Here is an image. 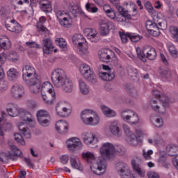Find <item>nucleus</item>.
I'll return each instance as SVG.
<instances>
[{
  "mask_svg": "<svg viewBox=\"0 0 178 178\" xmlns=\"http://www.w3.org/2000/svg\"><path fill=\"white\" fill-rule=\"evenodd\" d=\"M128 37L132 42H137V41H140L141 40V36L136 33H128Z\"/></svg>",
  "mask_w": 178,
  "mask_h": 178,
  "instance_id": "nucleus-53",
  "label": "nucleus"
},
{
  "mask_svg": "<svg viewBox=\"0 0 178 178\" xmlns=\"http://www.w3.org/2000/svg\"><path fill=\"white\" fill-rule=\"evenodd\" d=\"M126 91L127 94H129V95H130L131 97H137V95H138V91L133 86H127Z\"/></svg>",
  "mask_w": 178,
  "mask_h": 178,
  "instance_id": "nucleus-44",
  "label": "nucleus"
},
{
  "mask_svg": "<svg viewBox=\"0 0 178 178\" xmlns=\"http://www.w3.org/2000/svg\"><path fill=\"white\" fill-rule=\"evenodd\" d=\"M166 151L170 156H175V152H178V145L175 144L168 145Z\"/></svg>",
  "mask_w": 178,
  "mask_h": 178,
  "instance_id": "nucleus-41",
  "label": "nucleus"
},
{
  "mask_svg": "<svg viewBox=\"0 0 178 178\" xmlns=\"http://www.w3.org/2000/svg\"><path fill=\"white\" fill-rule=\"evenodd\" d=\"M116 170L119 173L120 176L123 178H129V176H131L130 170L127 167V164L124 162H119L116 164Z\"/></svg>",
  "mask_w": 178,
  "mask_h": 178,
  "instance_id": "nucleus-18",
  "label": "nucleus"
},
{
  "mask_svg": "<svg viewBox=\"0 0 178 178\" xmlns=\"http://www.w3.org/2000/svg\"><path fill=\"white\" fill-rule=\"evenodd\" d=\"M36 116L38 120H41L42 118L43 117H49V114L45 110H40L38 111Z\"/></svg>",
  "mask_w": 178,
  "mask_h": 178,
  "instance_id": "nucleus-52",
  "label": "nucleus"
},
{
  "mask_svg": "<svg viewBox=\"0 0 178 178\" xmlns=\"http://www.w3.org/2000/svg\"><path fill=\"white\" fill-rule=\"evenodd\" d=\"M56 42H57L58 45L60 46V48H66V41L63 38H57L56 39Z\"/></svg>",
  "mask_w": 178,
  "mask_h": 178,
  "instance_id": "nucleus-58",
  "label": "nucleus"
},
{
  "mask_svg": "<svg viewBox=\"0 0 178 178\" xmlns=\"http://www.w3.org/2000/svg\"><path fill=\"white\" fill-rule=\"evenodd\" d=\"M57 18L60 26H62L63 27H69V26H71L72 23V17H70V15H69V14L65 13L64 11H58Z\"/></svg>",
  "mask_w": 178,
  "mask_h": 178,
  "instance_id": "nucleus-14",
  "label": "nucleus"
},
{
  "mask_svg": "<svg viewBox=\"0 0 178 178\" xmlns=\"http://www.w3.org/2000/svg\"><path fill=\"white\" fill-rule=\"evenodd\" d=\"M56 130H57L58 133L60 134H67L69 125L65 120H58L56 123Z\"/></svg>",
  "mask_w": 178,
  "mask_h": 178,
  "instance_id": "nucleus-24",
  "label": "nucleus"
},
{
  "mask_svg": "<svg viewBox=\"0 0 178 178\" xmlns=\"http://www.w3.org/2000/svg\"><path fill=\"white\" fill-rule=\"evenodd\" d=\"M82 158L90 165V170L97 176H102L106 172V161L103 157L99 156L95 159V156L91 152L82 153Z\"/></svg>",
  "mask_w": 178,
  "mask_h": 178,
  "instance_id": "nucleus-3",
  "label": "nucleus"
},
{
  "mask_svg": "<svg viewBox=\"0 0 178 178\" xmlns=\"http://www.w3.org/2000/svg\"><path fill=\"white\" fill-rule=\"evenodd\" d=\"M153 95L155 97V99H160L163 97H165L167 98V101H170L169 99V97H168L166 95H163L159 90H154L153 91Z\"/></svg>",
  "mask_w": 178,
  "mask_h": 178,
  "instance_id": "nucleus-51",
  "label": "nucleus"
},
{
  "mask_svg": "<svg viewBox=\"0 0 178 178\" xmlns=\"http://www.w3.org/2000/svg\"><path fill=\"white\" fill-rule=\"evenodd\" d=\"M67 147L70 151H76L83 148V143L78 138H72L67 140Z\"/></svg>",
  "mask_w": 178,
  "mask_h": 178,
  "instance_id": "nucleus-19",
  "label": "nucleus"
},
{
  "mask_svg": "<svg viewBox=\"0 0 178 178\" xmlns=\"http://www.w3.org/2000/svg\"><path fill=\"white\" fill-rule=\"evenodd\" d=\"M168 51H169L170 55H172V56H173V58H177L178 51L176 49V47L175 46H173V45L170 46L168 48Z\"/></svg>",
  "mask_w": 178,
  "mask_h": 178,
  "instance_id": "nucleus-56",
  "label": "nucleus"
},
{
  "mask_svg": "<svg viewBox=\"0 0 178 178\" xmlns=\"http://www.w3.org/2000/svg\"><path fill=\"white\" fill-rule=\"evenodd\" d=\"M15 27H14V33H16V34H19V33L22 32V26L19 24V22L17 21H15Z\"/></svg>",
  "mask_w": 178,
  "mask_h": 178,
  "instance_id": "nucleus-62",
  "label": "nucleus"
},
{
  "mask_svg": "<svg viewBox=\"0 0 178 178\" xmlns=\"http://www.w3.org/2000/svg\"><path fill=\"white\" fill-rule=\"evenodd\" d=\"M151 120L156 127H162V126H163V120L161 117L152 115L151 117Z\"/></svg>",
  "mask_w": 178,
  "mask_h": 178,
  "instance_id": "nucleus-43",
  "label": "nucleus"
},
{
  "mask_svg": "<svg viewBox=\"0 0 178 178\" xmlns=\"http://www.w3.org/2000/svg\"><path fill=\"white\" fill-rule=\"evenodd\" d=\"M22 76L29 79L26 81V86L29 87L30 92L33 95H38L40 94V87L41 86V78L37 74L35 68L31 65H26L22 68Z\"/></svg>",
  "mask_w": 178,
  "mask_h": 178,
  "instance_id": "nucleus-1",
  "label": "nucleus"
},
{
  "mask_svg": "<svg viewBox=\"0 0 178 178\" xmlns=\"http://www.w3.org/2000/svg\"><path fill=\"white\" fill-rule=\"evenodd\" d=\"M79 88H80V92L83 95H87V94L90 92V88H88L87 84L84 83V81L83 80H79Z\"/></svg>",
  "mask_w": 178,
  "mask_h": 178,
  "instance_id": "nucleus-42",
  "label": "nucleus"
},
{
  "mask_svg": "<svg viewBox=\"0 0 178 178\" xmlns=\"http://www.w3.org/2000/svg\"><path fill=\"white\" fill-rule=\"evenodd\" d=\"M72 41L74 44H78L79 51L81 52H86L87 51V49L83 48V45H86L84 36L81 34H76L72 37Z\"/></svg>",
  "mask_w": 178,
  "mask_h": 178,
  "instance_id": "nucleus-26",
  "label": "nucleus"
},
{
  "mask_svg": "<svg viewBox=\"0 0 178 178\" xmlns=\"http://www.w3.org/2000/svg\"><path fill=\"white\" fill-rule=\"evenodd\" d=\"M101 108L104 115H105V116H107V118H113L114 116H116V113L115 112V111L109 108L108 106H102Z\"/></svg>",
  "mask_w": 178,
  "mask_h": 178,
  "instance_id": "nucleus-40",
  "label": "nucleus"
},
{
  "mask_svg": "<svg viewBox=\"0 0 178 178\" xmlns=\"http://www.w3.org/2000/svg\"><path fill=\"white\" fill-rule=\"evenodd\" d=\"M110 131L112 134L114 136H118V137L120 136V124L117 122H112L110 126Z\"/></svg>",
  "mask_w": 178,
  "mask_h": 178,
  "instance_id": "nucleus-37",
  "label": "nucleus"
},
{
  "mask_svg": "<svg viewBox=\"0 0 178 178\" xmlns=\"http://www.w3.org/2000/svg\"><path fill=\"white\" fill-rule=\"evenodd\" d=\"M70 165L73 169H77V170H83V165L79 161L77 156L72 155L70 157Z\"/></svg>",
  "mask_w": 178,
  "mask_h": 178,
  "instance_id": "nucleus-32",
  "label": "nucleus"
},
{
  "mask_svg": "<svg viewBox=\"0 0 178 178\" xmlns=\"http://www.w3.org/2000/svg\"><path fill=\"white\" fill-rule=\"evenodd\" d=\"M15 140L17 141L18 144H20L21 145H26V142H24V139L23 138V136L19 133H16L14 134Z\"/></svg>",
  "mask_w": 178,
  "mask_h": 178,
  "instance_id": "nucleus-47",
  "label": "nucleus"
},
{
  "mask_svg": "<svg viewBox=\"0 0 178 178\" xmlns=\"http://www.w3.org/2000/svg\"><path fill=\"white\" fill-rule=\"evenodd\" d=\"M38 122L40 126H42V127H48V126H49L51 124L50 118H46L45 120L41 119L38 120Z\"/></svg>",
  "mask_w": 178,
  "mask_h": 178,
  "instance_id": "nucleus-55",
  "label": "nucleus"
},
{
  "mask_svg": "<svg viewBox=\"0 0 178 178\" xmlns=\"http://www.w3.org/2000/svg\"><path fill=\"white\" fill-rule=\"evenodd\" d=\"M147 177L148 178H159V174H158V172L149 171V172H147Z\"/></svg>",
  "mask_w": 178,
  "mask_h": 178,
  "instance_id": "nucleus-64",
  "label": "nucleus"
},
{
  "mask_svg": "<svg viewBox=\"0 0 178 178\" xmlns=\"http://www.w3.org/2000/svg\"><path fill=\"white\" fill-rule=\"evenodd\" d=\"M40 8L43 12L47 13L52 11V7L49 3H42Z\"/></svg>",
  "mask_w": 178,
  "mask_h": 178,
  "instance_id": "nucleus-54",
  "label": "nucleus"
},
{
  "mask_svg": "<svg viewBox=\"0 0 178 178\" xmlns=\"http://www.w3.org/2000/svg\"><path fill=\"white\" fill-rule=\"evenodd\" d=\"M7 58L11 62H17L19 60V55L15 51L11 50L7 54Z\"/></svg>",
  "mask_w": 178,
  "mask_h": 178,
  "instance_id": "nucleus-45",
  "label": "nucleus"
},
{
  "mask_svg": "<svg viewBox=\"0 0 178 178\" xmlns=\"http://www.w3.org/2000/svg\"><path fill=\"white\" fill-rule=\"evenodd\" d=\"M149 34H152L153 37H159L161 35V30L159 29V26L156 25L154 29H153L150 32Z\"/></svg>",
  "mask_w": 178,
  "mask_h": 178,
  "instance_id": "nucleus-57",
  "label": "nucleus"
},
{
  "mask_svg": "<svg viewBox=\"0 0 178 178\" xmlns=\"http://www.w3.org/2000/svg\"><path fill=\"white\" fill-rule=\"evenodd\" d=\"M84 34L86 35L88 38V40H90L92 42H95L96 40L94 39L95 37H97V31L92 30L90 28H86L84 30Z\"/></svg>",
  "mask_w": 178,
  "mask_h": 178,
  "instance_id": "nucleus-33",
  "label": "nucleus"
},
{
  "mask_svg": "<svg viewBox=\"0 0 178 178\" xmlns=\"http://www.w3.org/2000/svg\"><path fill=\"white\" fill-rule=\"evenodd\" d=\"M115 56V53L108 49H103L99 52V58L102 62H106L108 63L112 60V58Z\"/></svg>",
  "mask_w": 178,
  "mask_h": 178,
  "instance_id": "nucleus-20",
  "label": "nucleus"
},
{
  "mask_svg": "<svg viewBox=\"0 0 178 178\" xmlns=\"http://www.w3.org/2000/svg\"><path fill=\"white\" fill-rule=\"evenodd\" d=\"M103 10L105 15H106V16L108 17L112 20L116 19L117 22H118L119 23H123V22H124V19H123V17H119V15L116 17V13L115 12V10H113V8H111V6L108 4L104 5Z\"/></svg>",
  "mask_w": 178,
  "mask_h": 178,
  "instance_id": "nucleus-15",
  "label": "nucleus"
},
{
  "mask_svg": "<svg viewBox=\"0 0 178 178\" xmlns=\"http://www.w3.org/2000/svg\"><path fill=\"white\" fill-rule=\"evenodd\" d=\"M170 102V100H168L165 96H163L161 99H152L150 100V108L154 112L163 114L166 112V108H169Z\"/></svg>",
  "mask_w": 178,
  "mask_h": 178,
  "instance_id": "nucleus-4",
  "label": "nucleus"
},
{
  "mask_svg": "<svg viewBox=\"0 0 178 178\" xmlns=\"http://www.w3.org/2000/svg\"><path fill=\"white\" fill-rule=\"evenodd\" d=\"M16 23V20L12 19L10 23L6 24L5 26L8 30V31H11V33H14L15 31V27H16V25H15Z\"/></svg>",
  "mask_w": 178,
  "mask_h": 178,
  "instance_id": "nucleus-50",
  "label": "nucleus"
},
{
  "mask_svg": "<svg viewBox=\"0 0 178 178\" xmlns=\"http://www.w3.org/2000/svg\"><path fill=\"white\" fill-rule=\"evenodd\" d=\"M115 145L111 143H104L102 145L100 148V158H107V159H111L115 155Z\"/></svg>",
  "mask_w": 178,
  "mask_h": 178,
  "instance_id": "nucleus-9",
  "label": "nucleus"
},
{
  "mask_svg": "<svg viewBox=\"0 0 178 178\" xmlns=\"http://www.w3.org/2000/svg\"><path fill=\"white\" fill-rule=\"evenodd\" d=\"M42 47L44 54H49L54 51V44L49 38H44L42 40Z\"/></svg>",
  "mask_w": 178,
  "mask_h": 178,
  "instance_id": "nucleus-23",
  "label": "nucleus"
},
{
  "mask_svg": "<svg viewBox=\"0 0 178 178\" xmlns=\"http://www.w3.org/2000/svg\"><path fill=\"white\" fill-rule=\"evenodd\" d=\"M127 73L128 76L132 79L134 81L136 80H138V71H137V69L133 67H129L127 68Z\"/></svg>",
  "mask_w": 178,
  "mask_h": 178,
  "instance_id": "nucleus-38",
  "label": "nucleus"
},
{
  "mask_svg": "<svg viewBox=\"0 0 178 178\" xmlns=\"http://www.w3.org/2000/svg\"><path fill=\"white\" fill-rule=\"evenodd\" d=\"M24 161L26 165H27L29 166V168H31V169H35L34 164L33 163V161L31 160V159L25 157L24 159Z\"/></svg>",
  "mask_w": 178,
  "mask_h": 178,
  "instance_id": "nucleus-63",
  "label": "nucleus"
},
{
  "mask_svg": "<svg viewBox=\"0 0 178 178\" xmlns=\"http://www.w3.org/2000/svg\"><path fill=\"white\" fill-rule=\"evenodd\" d=\"M83 141L90 148L98 147V138L95 137V135L92 133H86L83 135Z\"/></svg>",
  "mask_w": 178,
  "mask_h": 178,
  "instance_id": "nucleus-13",
  "label": "nucleus"
},
{
  "mask_svg": "<svg viewBox=\"0 0 178 178\" xmlns=\"http://www.w3.org/2000/svg\"><path fill=\"white\" fill-rule=\"evenodd\" d=\"M47 22V18L42 16L40 17L39 22L37 24V29L41 34H44L45 37H48L49 35V31L47 27L44 26V23Z\"/></svg>",
  "mask_w": 178,
  "mask_h": 178,
  "instance_id": "nucleus-27",
  "label": "nucleus"
},
{
  "mask_svg": "<svg viewBox=\"0 0 178 178\" xmlns=\"http://www.w3.org/2000/svg\"><path fill=\"white\" fill-rule=\"evenodd\" d=\"M3 76H5V72H3V69L0 70V91H6L8 90V81L3 80Z\"/></svg>",
  "mask_w": 178,
  "mask_h": 178,
  "instance_id": "nucleus-35",
  "label": "nucleus"
},
{
  "mask_svg": "<svg viewBox=\"0 0 178 178\" xmlns=\"http://www.w3.org/2000/svg\"><path fill=\"white\" fill-rule=\"evenodd\" d=\"M159 74H161L162 77H165V79H169L172 76V72L168 69L165 68H161L159 70Z\"/></svg>",
  "mask_w": 178,
  "mask_h": 178,
  "instance_id": "nucleus-46",
  "label": "nucleus"
},
{
  "mask_svg": "<svg viewBox=\"0 0 178 178\" xmlns=\"http://www.w3.org/2000/svg\"><path fill=\"white\" fill-rule=\"evenodd\" d=\"M52 91H55V90L54 89V87L52 86V84H51V83L47 81V82H44L41 85V81H40L39 94L40 92H41V94H46L48 92H51Z\"/></svg>",
  "mask_w": 178,
  "mask_h": 178,
  "instance_id": "nucleus-29",
  "label": "nucleus"
},
{
  "mask_svg": "<svg viewBox=\"0 0 178 178\" xmlns=\"http://www.w3.org/2000/svg\"><path fill=\"white\" fill-rule=\"evenodd\" d=\"M70 10L74 17H77L79 15H84V13L81 10V7L77 5H70L69 6Z\"/></svg>",
  "mask_w": 178,
  "mask_h": 178,
  "instance_id": "nucleus-34",
  "label": "nucleus"
},
{
  "mask_svg": "<svg viewBox=\"0 0 178 178\" xmlns=\"http://www.w3.org/2000/svg\"><path fill=\"white\" fill-rule=\"evenodd\" d=\"M7 76H8V80L13 81V80H16V79L19 77V72H17V70L15 68H10L7 72Z\"/></svg>",
  "mask_w": 178,
  "mask_h": 178,
  "instance_id": "nucleus-39",
  "label": "nucleus"
},
{
  "mask_svg": "<svg viewBox=\"0 0 178 178\" xmlns=\"http://www.w3.org/2000/svg\"><path fill=\"white\" fill-rule=\"evenodd\" d=\"M60 162L63 163V165H66L67 162H69V155L63 154L60 156Z\"/></svg>",
  "mask_w": 178,
  "mask_h": 178,
  "instance_id": "nucleus-59",
  "label": "nucleus"
},
{
  "mask_svg": "<svg viewBox=\"0 0 178 178\" xmlns=\"http://www.w3.org/2000/svg\"><path fill=\"white\" fill-rule=\"evenodd\" d=\"M136 53L139 59L144 63L147 62V58L150 60H154L156 58V51L151 46L144 47L142 51L141 49L138 47L136 48Z\"/></svg>",
  "mask_w": 178,
  "mask_h": 178,
  "instance_id": "nucleus-6",
  "label": "nucleus"
},
{
  "mask_svg": "<svg viewBox=\"0 0 178 178\" xmlns=\"http://www.w3.org/2000/svg\"><path fill=\"white\" fill-rule=\"evenodd\" d=\"M152 154H154V151L151 149L148 150L147 152L145 150H143L142 155L145 161H151V159H152V156H151Z\"/></svg>",
  "mask_w": 178,
  "mask_h": 178,
  "instance_id": "nucleus-48",
  "label": "nucleus"
},
{
  "mask_svg": "<svg viewBox=\"0 0 178 178\" xmlns=\"http://www.w3.org/2000/svg\"><path fill=\"white\" fill-rule=\"evenodd\" d=\"M131 165L134 172H136L140 177H145V171L140 167L138 164V159H135L131 160Z\"/></svg>",
  "mask_w": 178,
  "mask_h": 178,
  "instance_id": "nucleus-28",
  "label": "nucleus"
},
{
  "mask_svg": "<svg viewBox=\"0 0 178 178\" xmlns=\"http://www.w3.org/2000/svg\"><path fill=\"white\" fill-rule=\"evenodd\" d=\"M110 2L115 6L122 17H127V19L131 20V15L129 13V10H124V8L120 6L119 0H110Z\"/></svg>",
  "mask_w": 178,
  "mask_h": 178,
  "instance_id": "nucleus-21",
  "label": "nucleus"
},
{
  "mask_svg": "<svg viewBox=\"0 0 178 178\" xmlns=\"http://www.w3.org/2000/svg\"><path fill=\"white\" fill-rule=\"evenodd\" d=\"M170 31L173 40L175 41V42H178V28L176 26H172L170 28Z\"/></svg>",
  "mask_w": 178,
  "mask_h": 178,
  "instance_id": "nucleus-49",
  "label": "nucleus"
},
{
  "mask_svg": "<svg viewBox=\"0 0 178 178\" xmlns=\"http://www.w3.org/2000/svg\"><path fill=\"white\" fill-rule=\"evenodd\" d=\"M56 111L58 116L67 118L72 113V110L69 108V104L65 102H60L56 106Z\"/></svg>",
  "mask_w": 178,
  "mask_h": 178,
  "instance_id": "nucleus-11",
  "label": "nucleus"
},
{
  "mask_svg": "<svg viewBox=\"0 0 178 178\" xmlns=\"http://www.w3.org/2000/svg\"><path fill=\"white\" fill-rule=\"evenodd\" d=\"M80 72L84 79L88 80V81H90V83H97L95 74H94L91 67H90L88 65L82 64L80 67Z\"/></svg>",
  "mask_w": 178,
  "mask_h": 178,
  "instance_id": "nucleus-10",
  "label": "nucleus"
},
{
  "mask_svg": "<svg viewBox=\"0 0 178 178\" xmlns=\"http://www.w3.org/2000/svg\"><path fill=\"white\" fill-rule=\"evenodd\" d=\"M122 126L124 131L127 136V143H129L130 145H133L134 147H136V145H138V142L140 141V139L138 138H136L135 134H133L130 130V127H129V125L126 124H124Z\"/></svg>",
  "mask_w": 178,
  "mask_h": 178,
  "instance_id": "nucleus-12",
  "label": "nucleus"
},
{
  "mask_svg": "<svg viewBox=\"0 0 178 178\" xmlns=\"http://www.w3.org/2000/svg\"><path fill=\"white\" fill-rule=\"evenodd\" d=\"M10 95L15 99H20L24 95V87L19 83H15L11 87Z\"/></svg>",
  "mask_w": 178,
  "mask_h": 178,
  "instance_id": "nucleus-17",
  "label": "nucleus"
},
{
  "mask_svg": "<svg viewBox=\"0 0 178 178\" xmlns=\"http://www.w3.org/2000/svg\"><path fill=\"white\" fill-rule=\"evenodd\" d=\"M0 45L2 48V49H10V40H9V38L7 36H3L0 39Z\"/></svg>",
  "mask_w": 178,
  "mask_h": 178,
  "instance_id": "nucleus-36",
  "label": "nucleus"
},
{
  "mask_svg": "<svg viewBox=\"0 0 178 178\" xmlns=\"http://www.w3.org/2000/svg\"><path fill=\"white\" fill-rule=\"evenodd\" d=\"M81 119L88 126H97V124H99V117L92 110L86 109L82 111Z\"/></svg>",
  "mask_w": 178,
  "mask_h": 178,
  "instance_id": "nucleus-5",
  "label": "nucleus"
},
{
  "mask_svg": "<svg viewBox=\"0 0 178 178\" xmlns=\"http://www.w3.org/2000/svg\"><path fill=\"white\" fill-rule=\"evenodd\" d=\"M99 33L102 35H108L109 34V23L101 20L99 22Z\"/></svg>",
  "mask_w": 178,
  "mask_h": 178,
  "instance_id": "nucleus-31",
  "label": "nucleus"
},
{
  "mask_svg": "<svg viewBox=\"0 0 178 178\" xmlns=\"http://www.w3.org/2000/svg\"><path fill=\"white\" fill-rule=\"evenodd\" d=\"M41 97L47 105H53V104H55V101H56V94L55 91L42 93L41 94Z\"/></svg>",
  "mask_w": 178,
  "mask_h": 178,
  "instance_id": "nucleus-22",
  "label": "nucleus"
},
{
  "mask_svg": "<svg viewBox=\"0 0 178 178\" xmlns=\"http://www.w3.org/2000/svg\"><path fill=\"white\" fill-rule=\"evenodd\" d=\"M7 113L9 116L12 118H16V116H19L22 110L19 108V106L15 104H9L8 107L6 108Z\"/></svg>",
  "mask_w": 178,
  "mask_h": 178,
  "instance_id": "nucleus-25",
  "label": "nucleus"
},
{
  "mask_svg": "<svg viewBox=\"0 0 178 178\" xmlns=\"http://www.w3.org/2000/svg\"><path fill=\"white\" fill-rule=\"evenodd\" d=\"M145 8L149 13H152V12H154V7H152V4L149 1L145 3Z\"/></svg>",
  "mask_w": 178,
  "mask_h": 178,
  "instance_id": "nucleus-61",
  "label": "nucleus"
},
{
  "mask_svg": "<svg viewBox=\"0 0 178 178\" xmlns=\"http://www.w3.org/2000/svg\"><path fill=\"white\" fill-rule=\"evenodd\" d=\"M19 118L26 124L30 126V127H35V120L33 118L31 113L22 110L19 113Z\"/></svg>",
  "mask_w": 178,
  "mask_h": 178,
  "instance_id": "nucleus-16",
  "label": "nucleus"
},
{
  "mask_svg": "<svg viewBox=\"0 0 178 178\" xmlns=\"http://www.w3.org/2000/svg\"><path fill=\"white\" fill-rule=\"evenodd\" d=\"M51 79L54 86L62 88L64 92L70 93L73 91V82L67 79L63 70L58 68L53 71Z\"/></svg>",
  "mask_w": 178,
  "mask_h": 178,
  "instance_id": "nucleus-2",
  "label": "nucleus"
},
{
  "mask_svg": "<svg viewBox=\"0 0 178 178\" xmlns=\"http://www.w3.org/2000/svg\"><path fill=\"white\" fill-rule=\"evenodd\" d=\"M120 116L121 119H122L124 122H127V123H129L130 124H138V122H140V117H138V114L130 109L122 111Z\"/></svg>",
  "mask_w": 178,
  "mask_h": 178,
  "instance_id": "nucleus-8",
  "label": "nucleus"
},
{
  "mask_svg": "<svg viewBox=\"0 0 178 178\" xmlns=\"http://www.w3.org/2000/svg\"><path fill=\"white\" fill-rule=\"evenodd\" d=\"M115 155H116V154L123 155V154H124L125 149L124 147L122 146H118L117 147H115Z\"/></svg>",
  "mask_w": 178,
  "mask_h": 178,
  "instance_id": "nucleus-60",
  "label": "nucleus"
},
{
  "mask_svg": "<svg viewBox=\"0 0 178 178\" xmlns=\"http://www.w3.org/2000/svg\"><path fill=\"white\" fill-rule=\"evenodd\" d=\"M8 145L10 148L11 152H9L8 154L1 153L0 154V161L1 162H6L8 159H12V161H16L17 156L19 158H23V152L19 149L16 145L13 143H8Z\"/></svg>",
  "mask_w": 178,
  "mask_h": 178,
  "instance_id": "nucleus-7",
  "label": "nucleus"
},
{
  "mask_svg": "<svg viewBox=\"0 0 178 178\" xmlns=\"http://www.w3.org/2000/svg\"><path fill=\"white\" fill-rule=\"evenodd\" d=\"M99 76L104 81H112L115 79V72L113 71H110L108 72H99Z\"/></svg>",
  "mask_w": 178,
  "mask_h": 178,
  "instance_id": "nucleus-30",
  "label": "nucleus"
}]
</instances>
